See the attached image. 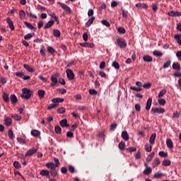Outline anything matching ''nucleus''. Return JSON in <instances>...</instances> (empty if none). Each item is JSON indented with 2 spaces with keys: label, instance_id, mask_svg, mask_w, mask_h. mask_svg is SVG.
Returning a JSON list of instances; mask_svg holds the SVG:
<instances>
[{
  "label": "nucleus",
  "instance_id": "5",
  "mask_svg": "<svg viewBox=\"0 0 181 181\" xmlns=\"http://www.w3.org/2000/svg\"><path fill=\"white\" fill-rule=\"evenodd\" d=\"M151 114H165V108L153 107L151 110Z\"/></svg>",
  "mask_w": 181,
  "mask_h": 181
},
{
  "label": "nucleus",
  "instance_id": "31",
  "mask_svg": "<svg viewBox=\"0 0 181 181\" xmlns=\"http://www.w3.org/2000/svg\"><path fill=\"white\" fill-rule=\"evenodd\" d=\"M143 60L144 62H152V60H153V59L152 58V57L149 56V55H145L144 57H143Z\"/></svg>",
  "mask_w": 181,
  "mask_h": 181
},
{
  "label": "nucleus",
  "instance_id": "59",
  "mask_svg": "<svg viewBox=\"0 0 181 181\" xmlns=\"http://www.w3.org/2000/svg\"><path fill=\"white\" fill-rule=\"evenodd\" d=\"M99 68L100 69V70L105 69V62L103 61L100 62Z\"/></svg>",
  "mask_w": 181,
  "mask_h": 181
},
{
  "label": "nucleus",
  "instance_id": "21",
  "mask_svg": "<svg viewBox=\"0 0 181 181\" xmlns=\"http://www.w3.org/2000/svg\"><path fill=\"white\" fill-rule=\"evenodd\" d=\"M53 25H54V21L50 20L45 25L44 29H49V28H52Z\"/></svg>",
  "mask_w": 181,
  "mask_h": 181
},
{
  "label": "nucleus",
  "instance_id": "39",
  "mask_svg": "<svg viewBox=\"0 0 181 181\" xmlns=\"http://www.w3.org/2000/svg\"><path fill=\"white\" fill-rule=\"evenodd\" d=\"M158 104L159 105H165L166 104V100L159 98Z\"/></svg>",
  "mask_w": 181,
  "mask_h": 181
},
{
  "label": "nucleus",
  "instance_id": "10",
  "mask_svg": "<svg viewBox=\"0 0 181 181\" xmlns=\"http://www.w3.org/2000/svg\"><path fill=\"white\" fill-rule=\"evenodd\" d=\"M95 20V17L94 16L90 17L85 24L86 28H90V26L93 25V22H94Z\"/></svg>",
  "mask_w": 181,
  "mask_h": 181
},
{
  "label": "nucleus",
  "instance_id": "43",
  "mask_svg": "<svg viewBox=\"0 0 181 181\" xmlns=\"http://www.w3.org/2000/svg\"><path fill=\"white\" fill-rule=\"evenodd\" d=\"M165 94H166V89H163L162 90L160 91L158 94V98H162V97H163Z\"/></svg>",
  "mask_w": 181,
  "mask_h": 181
},
{
  "label": "nucleus",
  "instance_id": "61",
  "mask_svg": "<svg viewBox=\"0 0 181 181\" xmlns=\"http://www.w3.org/2000/svg\"><path fill=\"white\" fill-rule=\"evenodd\" d=\"M170 60L166 62L164 64H163V68L164 69H168V67H169V66H170Z\"/></svg>",
  "mask_w": 181,
  "mask_h": 181
},
{
  "label": "nucleus",
  "instance_id": "55",
  "mask_svg": "<svg viewBox=\"0 0 181 181\" xmlns=\"http://www.w3.org/2000/svg\"><path fill=\"white\" fill-rule=\"evenodd\" d=\"M88 93L90 95H97V90L94 89H90Z\"/></svg>",
  "mask_w": 181,
  "mask_h": 181
},
{
  "label": "nucleus",
  "instance_id": "32",
  "mask_svg": "<svg viewBox=\"0 0 181 181\" xmlns=\"http://www.w3.org/2000/svg\"><path fill=\"white\" fill-rule=\"evenodd\" d=\"M23 67L24 69H25V70H27V71H29V73H33V69L30 67L29 65L24 64Z\"/></svg>",
  "mask_w": 181,
  "mask_h": 181
},
{
  "label": "nucleus",
  "instance_id": "4",
  "mask_svg": "<svg viewBox=\"0 0 181 181\" xmlns=\"http://www.w3.org/2000/svg\"><path fill=\"white\" fill-rule=\"evenodd\" d=\"M115 45L120 49H125L127 46V41L122 37L117 38Z\"/></svg>",
  "mask_w": 181,
  "mask_h": 181
},
{
  "label": "nucleus",
  "instance_id": "20",
  "mask_svg": "<svg viewBox=\"0 0 181 181\" xmlns=\"http://www.w3.org/2000/svg\"><path fill=\"white\" fill-rule=\"evenodd\" d=\"M6 23H8L11 30H15V26H13V22L12 21V20H11V18H7L6 19Z\"/></svg>",
  "mask_w": 181,
  "mask_h": 181
},
{
  "label": "nucleus",
  "instance_id": "8",
  "mask_svg": "<svg viewBox=\"0 0 181 181\" xmlns=\"http://www.w3.org/2000/svg\"><path fill=\"white\" fill-rule=\"evenodd\" d=\"M66 73L69 80H74V73H73V71H71V69H66Z\"/></svg>",
  "mask_w": 181,
  "mask_h": 181
},
{
  "label": "nucleus",
  "instance_id": "44",
  "mask_svg": "<svg viewBox=\"0 0 181 181\" xmlns=\"http://www.w3.org/2000/svg\"><path fill=\"white\" fill-rule=\"evenodd\" d=\"M119 148L120 149V151H124L125 149V142H120L119 144Z\"/></svg>",
  "mask_w": 181,
  "mask_h": 181
},
{
  "label": "nucleus",
  "instance_id": "49",
  "mask_svg": "<svg viewBox=\"0 0 181 181\" xmlns=\"http://www.w3.org/2000/svg\"><path fill=\"white\" fill-rule=\"evenodd\" d=\"M130 90H133L134 91L139 92V91H142V88L131 86L130 87Z\"/></svg>",
  "mask_w": 181,
  "mask_h": 181
},
{
  "label": "nucleus",
  "instance_id": "46",
  "mask_svg": "<svg viewBox=\"0 0 181 181\" xmlns=\"http://www.w3.org/2000/svg\"><path fill=\"white\" fill-rule=\"evenodd\" d=\"M19 16L21 19H25V11L21 10L19 11Z\"/></svg>",
  "mask_w": 181,
  "mask_h": 181
},
{
  "label": "nucleus",
  "instance_id": "38",
  "mask_svg": "<svg viewBox=\"0 0 181 181\" xmlns=\"http://www.w3.org/2000/svg\"><path fill=\"white\" fill-rule=\"evenodd\" d=\"M11 118H13L16 121H21L22 119V117L16 114L12 115Z\"/></svg>",
  "mask_w": 181,
  "mask_h": 181
},
{
  "label": "nucleus",
  "instance_id": "29",
  "mask_svg": "<svg viewBox=\"0 0 181 181\" xmlns=\"http://www.w3.org/2000/svg\"><path fill=\"white\" fill-rule=\"evenodd\" d=\"M47 50L49 54H54V53H56L54 48L50 46L47 47Z\"/></svg>",
  "mask_w": 181,
  "mask_h": 181
},
{
  "label": "nucleus",
  "instance_id": "15",
  "mask_svg": "<svg viewBox=\"0 0 181 181\" xmlns=\"http://www.w3.org/2000/svg\"><path fill=\"white\" fill-rule=\"evenodd\" d=\"M168 15L169 16H181V12L180 11H169L168 13Z\"/></svg>",
  "mask_w": 181,
  "mask_h": 181
},
{
  "label": "nucleus",
  "instance_id": "40",
  "mask_svg": "<svg viewBox=\"0 0 181 181\" xmlns=\"http://www.w3.org/2000/svg\"><path fill=\"white\" fill-rule=\"evenodd\" d=\"M146 152H151L152 151V146L149 144L145 145Z\"/></svg>",
  "mask_w": 181,
  "mask_h": 181
},
{
  "label": "nucleus",
  "instance_id": "16",
  "mask_svg": "<svg viewBox=\"0 0 181 181\" xmlns=\"http://www.w3.org/2000/svg\"><path fill=\"white\" fill-rule=\"evenodd\" d=\"M40 175H41V176H46L47 177H50V172L47 170H42L40 172Z\"/></svg>",
  "mask_w": 181,
  "mask_h": 181
},
{
  "label": "nucleus",
  "instance_id": "1",
  "mask_svg": "<svg viewBox=\"0 0 181 181\" xmlns=\"http://www.w3.org/2000/svg\"><path fill=\"white\" fill-rule=\"evenodd\" d=\"M64 99L62 98H54L52 100V104L47 106V110H53V108H56L57 105H59V103H64Z\"/></svg>",
  "mask_w": 181,
  "mask_h": 181
},
{
  "label": "nucleus",
  "instance_id": "18",
  "mask_svg": "<svg viewBox=\"0 0 181 181\" xmlns=\"http://www.w3.org/2000/svg\"><path fill=\"white\" fill-rule=\"evenodd\" d=\"M151 106H152V98H149L146 102V111H149L151 110Z\"/></svg>",
  "mask_w": 181,
  "mask_h": 181
},
{
  "label": "nucleus",
  "instance_id": "35",
  "mask_svg": "<svg viewBox=\"0 0 181 181\" xmlns=\"http://www.w3.org/2000/svg\"><path fill=\"white\" fill-rule=\"evenodd\" d=\"M24 24L25 25V26L30 30H33L35 29V27L33 25H32V24L30 23H28V21H25Z\"/></svg>",
  "mask_w": 181,
  "mask_h": 181
},
{
  "label": "nucleus",
  "instance_id": "7",
  "mask_svg": "<svg viewBox=\"0 0 181 181\" xmlns=\"http://www.w3.org/2000/svg\"><path fill=\"white\" fill-rule=\"evenodd\" d=\"M37 152V149L33 148L29 149L28 151H26L25 158H28V156H32L33 155H35Z\"/></svg>",
  "mask_w": 181,
  "mask_h": 181
},
{
  "label": "nucleus",
  "instance_id": "27",
  "mask_svg": "<svg viewBox=\"0 0 181 181\" xmlns=\"http://www.w3.org/2000/svg\"><path fill=\"white\" fill-rule=\"evenodd\" d=\"M53 35H54V37H60V35H62V33H60V30H59L57 29H54Z\"/></svg>",
  "mask_w": 181,
  "mask_h": 181
},
{
  "label": "nucleus",
  "instance_id": "56",
  "mask_svg": "<svg viewBox=\"0 0 181 181\" xmlns=\"http://www.w3.org/2000/svg\"><path fill=\"white\" fill-rule=\"evenodd\" d=\"M17 141L18 142H19V144H23V145L26 144V141H25V139H22L21 137H18Z\"/></svg>",
  "mask_w": 181,
  "mask_h": 181
},
{
  "label": "nucleus",
  "instance_id": "33",
  "mask_svg": "<svg viewBox=\"0 0 181 181\" xmlns=\"http://www.w3.org/2000/svg\"><path fill=\"white\" fill-rule=\"evenodd\" d=\"M154 156H155V152L151 153V154L148 155L147 158L146 159V162H151V160L153 159Z\"/></svg>",
  "mask_w": 181,
  "mask_h": 181
},
{
  "label": "nucleus",
  "instance_id": "52",
  "mask_svg": "<svg viewBox=\"0 0 181 181\" xmlns=\"http://www.w3.org/2000/svg\"><path fill=\"white\" fill-rule=\"evenodd\" d=\"M8 138H10V139H13V132L12 131V129L8 130Z\"/></svg>",
  "mask_w": 181,
  "mask_h": 181
},
{
  "label": "nucleus",
  "instance_id": "19",
  "mask_svg": "<svg viewBox=\"0 0 181 181\" xmlns=\"http://www.w3.org/2000/svg\"><path fill=\"white\" fill-rule=\"evenodd\" d=\"M122 138L124 141H129V134H128V132L127 131L122 132Z\"/></svg>",
  "mask_w": 181,
  "mask_h": 181
},
{
  "label": "nucleus",
  "instance_id": "34",
  "mask_svg": "<svg viewBox=\"0 0 181 181\" xmlns=\"http://www.w3.org/2000/svg\"><path fill=\"white\" fill-rule=\"evenodd\" d=\"M35 36V33H28L24 36L25 40H29L30 39H32V37Z\"/></svg>",
  "mask_w": 181,
  "mask_h": 181
},
{
  "label": "nucleus",
  "instance_id": "13",
  "mask_svg": "<svg viewBox=\"0 0 181 181\" xmlns=\"http://www.w3.org/2000/svg\"><path fill=\"white\" fill-rule=\"evenodd\" d=\"M59 125L62 127V128H69V125L67 123V119H64L62 120H61L59 122Z\"/></svg>",
  "mask_w": 181,
  "mask_h": 181
},
{
  "label": "nucleus",
  "instance_id": "3",
  "mask_svg": "<svg viewBox=\"0 0 181 181\" xmlns=\"http://www.w3.org/2000/svg\"><path fill=\"white\" fill-rule=\"evenodd\" d=\"M33 92L30 89L24 88L22 89V94L21 95V98L23 100H29L32 97Z\"/></svg>",
  "mask_w": 181,
  "mask_h": 181
},
{
  "label": "nucleus",
  "instance_id": "37",
  "mask_svg": "<svg viewBox=\"0 0 181 181\" xmlns=\"http://www.w3.org/2000/svg\"><path fill=\"white\" fill-rule=\"evenodd\" d=\"M37 94H38V97H40V98H43V97H45V90H38Z\"/></svg>",
  "mask_w": 181,
  "mask_h": 181
},
{
  "label": "nucleus",
  "instance_id": "47",
  "mask_svg": "<svg viewBox=\"0 0 181 181\" xmlns=\"http://www.w3.org/2000/svg\"><path fill=\"white\" fill-rule=\"evenodd\" d=\"M144 175H151L152 173V168H147L144 171Z\"/></svg>",
  "mask_w": 181,
  "mask_h": 181
},
{
  "label": "nucleus",
  "instance_id": "51",
  "mask_svg": "<svg viewBox=\"0 0 181 181\" xmlns=\"http://www.w3.org/2000/svg\"><path fill=\"white\" fill-rule=\"evenodd\" d=\"M55 132H56V134H62V128L59 127V126H56L55 127Z\"/></svg>",
  "mask_w": 181,
  "mask_h": 181
},
{
  "label": "nucleus",
  "instance_id": "63",
  "mask_svg": "<svg viewBox=\"0 0 181 181\" xmlns=\"http://www.w3.org/2000/svg\"><path fill=\"white\" fill-rule=\"evenodd\" d=\"M114 67L116 69V70H119L120 67L119 64L117 61L114 62Z\"/></svg>",
  "mask_w": 181,
  "mask_h": 181
},
{
  "label": "nucleus",
  "instance_id": "6",
  "mask_svg": "<svg viewBox=\"0 0 181 181\" xmlns=\"http://www.w3.org/2000/svg\"><path fill=\"white\" fill-rule=\"evenodd\" d=\"M59 77V74H55L52 75L51 76V81L50 87H54L57 85V78Z\"/></svg>",
  "mask_w": 181,
  "mask_h": 181
},
{
  "label": "nucleus",
  "instance_id": "62",
  "mask_svg": "<svg viewBox=\"0 0 181 181\" xmlns=\"http://www.w3.org/2000/svg\"><path fill=\"white\" fill-rule=\"evenodd\" d=\"M135 110L136 111H137L138 112H141V105L139 104H136L135 105Z\"/></svg>",
  "mask_w": 181,
  "mask_h": 181
},
{
  "label": "nucleus",
  "instance_id": "23",
  "mask_svg": "<svg viewBox=\"0 0 181 181\" xmlns=\"http://www.w3.org/2000/svg\"><path fill=\"white\" fill-rule=\"evenodd\" d=\"M117 33L119 35H125V33H127V30H125V28L123 27H118Z\"/></svg>",
  "mask_w": 181,
  "mask_h": 181
},
{
  "label": "nucleus",
  "instance_id": "22",
  "mask_svg": "<svg viewBox=\"0 0 181 181\" xmlns=\"http://www.w3.org/2000/svg\"><path fill=\"white\" fill-rule=\"evenodd\" d=\"M166 144H167V146H168V148H169V149H173V141H172V139H167Z\"/></svg>",
  "mask_w": 181,
  "mask_h": 181
},
{
  "label": "nucleus",
  "instance_id": "26",
  "mask_svg": "<svg viewBox=\"0 0 181 181\" xmlns=\"http://www.w3.org/2000/svg\"><path fill=\"white\" fill-rule=\"evenodd\" d=\"M153 56H156V57H162L163 56V53L162 52L155 50L153 52Z\"/></svg>",
  "mask_w": 181,
  "mask_h": 181
},
{
  "label": "nucleus",
  "instance_id": "14",
  "mask_svg": "<svg viewBox=\"0 0 181 181\" xmlns=\"http://www.w3.org/2000/svg\"><path fill=\"white\" fill-rule=\"evenodd\" d=\"M10 100L13 105H16V103H18V98H16V95H15V94H12L10 95Z\"/></svg>",
  "mask_w": 181,
  "mask_h": 181
},
{
  "label": "nucleus",
  "instance_id": "9",
  "mask_svg": "<svg viewBox=\"0 0 181 181\" xmlns=\"http://www.w3.org/2000/svg\"><path fill=\"white\" fill-rule=\"evenodd\" d=\"M59 6L64 9V11H65L66 13H71V10L70 9V7H69L67 5L63 3H59Z\"/></svg>",
  "mask_w": 181,
  "mask_h": 181
},
{
  "label": "nucleus",
  "instance_id": "50",
  "mask_svg": "<svg viewBox=\"0 0 181 181\" xmlns=\"http://www.w3.org/2000/svg\"><path fill=\"white\" fill-rule=\"evenodd\" d=\"M13 166L14 168H16V169H21V163L18 162V161H15L13 163Z\"/></svg>",
  "mask_w": 181,
  "mask_h": 181
},
{
  "label": "nucleus",
  "instance_id": "17",
  "mask_svg": "<svg viewBox=\"0 0 181 181\" xmlns=\"http://www.w3.org/2000/svg\"><path fill=\"white\" fill-rule=\"evenodd\" d=\"M156 139V133H153L150 136L149 142L151 145H155V141Z\"/></svg>",
  "mask_w": 181,
  "mask_h": 181
},
{
  "label": "nucleus",
  "instance_id": "41",
  "mask_svg": "<svg viewBox=\"0 0 181 181\" xmlns=\"http://www.w3.org/2000/svg\"><path fill=\"white\" fill-rule=\"evenodd\" d=\"M170 160H168V159H165L163 161V166H170Z\"/></svg>",
  "mask_w": 181,
  "mask_h": 181
},
{
  "label": "nucleus",
  "instance_id": "58",
  "mask_svg": "<svg viewBox=\"0 0 181 181\" xmlns=\"http://www.w3.org/2000/svg\"><path fill=\"white\" fill-rule=\"evenodd\" d=\"M141 156H142V154L141 153V151L139 150L137 151V153L135 155V158L136 159H141Z\"/></svg>",
  "mask_w": 181,
  "mask_h": 181
},
{
  "label": "nucleus",
  "instance_id": "42",
  "mask_svg": "<svg viewBox=\"0 0 181 181\" xmlns=\"http://www.w3.org/2000/svg\"><path fill=\"white\" fill-rule=\"evenodd\" d=\"M162 176H163V173H156V174H154L153 177L155 179H160V177H162Z\"/></svg>",
  "mask_w": 181,
  "mask_h": 181
},
{
  "label": "nucleus",
  "instance_id": "11",
  "mask_svg": "<svg viewBox=\"0 0 181 181\" xmlns=\"http://www.w3.org/2000/svg\"><path fill=\"white\" fill-rule=\"evenodd\" d=\"M4 124L6 127H11L12 125V119L9 117H6L4 119Z\"/></svg>",
  "mask_w": 181,
  "mask_h": 181
},
{
  "label": "nucleus",
  "instance_id": "25",
  "mask_svg": "<svg viewBox=\"0 0 181 181\" xmlns=\"http://www.w3.org/2000/svg\"><path fill=\"white\" fill-rule=\"evenodd\" d=\"M2 97L5 103H9V95L6 93L4 92Z\"/></svg>",
  "mask_w": 181,
  "mask_h": 181
},
{
  "label": "nucleus",
  "instance_id": "57",
  "mask_svg": "<svg viewBox=\"0 0 181 181\" xmlns=\"http://www.w3.org/2000/svg\"><path fill=\"white\" fill-rule=\"evenodd\" d=\"M143 87L144 88H151V87H152V83H144L143 85Z\"/></svg>",
  "mask_w": 181,
  "mask_h": 181
},
{
  "label": "nucleus",
  "instance_id": "60",
  "mask_svg": "<svg viewBox=\"0 0 181 181\" xmlns=\"http://www.w3.org/2000/svg\"><path fill=\"white\" fill-rule=\"evenodd\" d=\"M67 138H74V134L71 132H66Z\"/></svg>",
  "mask_w": 181,
  "mask_h": 181
},
{
  "label": "nucleus",
  "instance_id": "36",
  "mask_svg": "<svg viewBox=\"0 0 181 181\" xmlns=\"http://www.w3.org/2000/svg\"><path fill=\"white\" fill-rule=\"evenodd\" d=\"M54 168H59V166H60V161H59V159L57 158H54Z\"/></svg>",
  "mask_w": 181,
  "mask_h": 181
},
{
  "label": "nucleus",
  "instance_id": "64",
  "mask_svg": "<svg viewBox=\"0 0 181 181\" xmlns=\"http://www.w3.org/2000/svg\"><path fill=\"white\" fill-rule=\"evenodd\" d=\"M16 76L17 77H23L24 74L23 72L18 71V72H16Z\"/></svg>",
  "mask_w": 181,
  "mask_h": 181
},
{
  "label": "nucleus",
  "instance_id": "53",
  "mask_svg": "<svg viewBox=\"0 0 181 181\" xmlns=\"http://www.w3.org/2000/svg\"><path fill=\"white\" fill-rule=\"evenodd\" d=\"M57 112H58L59 114H64V113L66 112V108H64V107L59 108V109L57 110Z\"/></svg>",
  "mask_w": 181,
  "mask_h": 181
},
{
  "label": "nucleus",
  "instance_id": "45",
  "mask_svg": "<svg viewBox=\"0 0 181 181\" xmlns=\"http://www.w3.org/2000/svg\"><path fill=\"white\" fill-rule=\"evenodd\" d=\"M101 23L104 25V26H107V28H110L111 25L107 20H102Z\"/></svg>",
  "mask_w": 181,
  "mask_h": 181
},
{
  "label": "nucleus",
  "instance_id": "48",
  "mask_svg": "<svg viewBox=\"0 0 181 181\" xmlns=\"http://www.w3.org/2000/svg\"><path fill=\"white\" fill-rule=\"evenodd\" d=\"M158 155L161 156V158H168V153L165 151H160Z\"/></svg>",
  "mask_w": 181,
  "mask_h": 181
},
{
  "label": "nucleus",
  "instance_id": "2",
  "mask_svg": "<svg viewBox=\"0 0 181 181\" xmlns=\"http://www.w3.org/2000/svg\"><path fill=\"white\" fill-rule=\"evenodd\" d=\"M46 168L50 169V174L51 176L53 177H56L57 176V170H56V167H54V163L53 162H48L45 164Z\"/></svg>",
  "mask_w": 181,
  "mask_h": 181
},
{
  "label": "nucleus",
  "instance_id": "12",
  "mask_svg": "<svg viewBox=\"0 0 181 181\" xmlns=\"http://www.w3.org/2000/svg\"><path fill=\"white\" fill-rule=\"evenodd\" d=\"M80 46H81V47H90V49H93V47H94V44L90 42H81Z\"/></svg>",
  "mask_w": 181,
  "mask_h": 181
},
{
  "label": "nucleus",
  "instance_id": "28",
  "mask_svg": "<svg viewBox=\"0 0 181 181\" xmlns=\"http://www.w3.org/2000/svg\"><path fill=\"white\" fill-rule=\"evenodd\" d=\"M173 69H174V70H180V64H179V62H174L173 64Z\"/></svg>",
  "mask_w": 181,
  "mask_h": 181
},
{
  "label": "nucleus",
  "instance_id": "30",
  "mask_svg": "<svg viewBox=\"0 0 181 181\" xmlns=\"http://www.w3.org/2000/svg\"><path fill=\"white\" fill-rule=\"evenodd\" d=\"M31 135H33V136H40V132H39V130H32L31 131Z\"/></svg>",
  "mask_w": 181,
  "mask_h": 181
},
{
  "label": "nucleus",
  "instance_id": "24",
  "mask_svg": "<svg viewBox=\"0 0 181 181\" xmlns=\"http://www.w3.org/2000/svg\"><path fill=\"white\" fill-rule=\"evenodd\" d=\"M160 165V159H159V158H156L153 163H152V166L153 168H156V166Z\"/></svg>",
  "mask_w": 181,
  "mask_h": 181
},
{
  "label": "nucleus",
  "instance_id": "54",
  "mask_svg": "<svg viewBox=\"0 0 181 181\" xmlns=\"http://www.w3.org/2000/svg\"><path fill=\"white\" fill-rule=\"evenodd\" d=\"M127 152H136V147H129L127 148Z\"/></svg>",
  "mask_w": 181,
  "mask_h": 181
}]
</instances>
